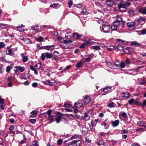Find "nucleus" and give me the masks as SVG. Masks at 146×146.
<instances>
[{"instance_id": "f257e3e1", "label": "nucleus", "mask_w": 146, "mask_h": 146, "mask_svg": "<svg viewBox=\"0 0 146 146\" xmlns=\"http://www.w3.org/2000/svg\"><path fill=\"white\" fill-rule=\"evenodd\" d=\"M52 110H48L46 112L43 113L45 114L47 113L48 117V120L50 121V123H51L54 121H56V123H59L60 121L62 119H64L66 121L67 119L64 117H62L61 115L56 114L55 115H51Z\"/></svg>"}, {"instance_id": "f03ea898", "label": "nucleus", "mask_w": 146, "mask_h": 146, "mask_svg": "<svg viewBox=\"0 0 146 146\" xmlns=\"http://www.w3.org/2000/svg\"><path fill=\"white\" fill-rule=\"evenodd\" d=\"M64 106L66 110L68 111H71L72 110L70 109L72 108V105L70 103L65 102L64 104Z\"/></svg>"}, {"instance_id": "7ed1b4c3", "label": "nucleus", "mask_w": 146, "mask_h": 146, "mask_svg": "<svg viewBox=\"0 0 146 146\" xmlns=\"http://www.w3.org/2000/svg\"><path fill=\"white\" fill-rule=\"evenodd\" d=\"M110 29V27L109 25L103 24L102 25V30L104 33H109Z\"/></svg>"}, {"instance_id": "20e7f679", "label": "nucleus", "mask_w": 146, "mask_h": 146, "mask_svg": "<svg viewBox=\"0 0 146 146\" xmlns=\"http://www.w3.org/2000/svg\"><path fill=\"white\" fill-rule=\"evenodd\" d=\"M54 45H52L50 46H43L42 48H41V49L42 48L46 49L48 50H53L54 49Z\"/></svg>"}, {"instance_id": "39448f33", "label": "nucleus", "mask_w": 146, "mask_h": 146, "mask_svg": "<svg viewBox=\"0 0 146 146\" xmlns=\"http://www.w3.org/2000/svg\"><path fill=\"white\" fill-rule=\"evenodd\" d=\"M133 49L132 48L127 47L126 48L123 49L124 52L126 54H130L131 52L133 51Z\"/></svg>"}, {"instance_id": "423d86ee", "label": "nucleus", "mask_w": 146, "mask_h": 146, "mask_svg": "<svg viewBox=\"0 0 146 146\" xmlns=\"http://www.w3.org/2000/svg\"><path fill=\"white\" fill-rule=\"evenodd\" d=\"M45 83L46 84L50 86H54L56 84V81L52 82V81H50L49 80H47L45 81Z\"/></svg>"}, {"instance_id": "0eeeda50", "label": "nucleus", "mask_w": 146, "mask_h": 146, "mask_svg": "<svg viewBox=\"0 0 146 146\" xmlns=\"http://www.w3.org/2000/svg\"><path fill=\"white\" fill-rule=\"evenodd\" d=\"M84 102L85 104H88L90 101V99L88 96H86L83 99Z\"/></svg>"}, {"instance_id": "6e6552de", "label": "nucleus", "mask_w": 146, "mask_h": 146, "mask_svg": "<svg viewBox=\"0 0 146 146\" xmlns=\"http://www.w3.org/2000/svg\"><path fill=\"white\" fill-rule=\"evenodd\" d=\"M73 37L75 38L80 39L82 36V35H79L76 33H74L73 34Z\"/></svg>"}, {"instance_id": "1a4fd4ad", "label": "nucleus", "mask_w": 146, "mask_h": 146, "mask_svg": "<svg viewBox=\"0 0 146 146\" xmlns=\"http://www.w3.org/2000/svg\"><path fill=\"white\" fill-rule=\"evenodd\" d=\"M106 3L109 7L112 6L114 4L113 1L111 0L107 1L106 2Z\"/></svg>"}, {"instance_id": "9d476101", "label": "nucleus", "mask_w": 146, "mask_h": 146, "mask_svg": "<svg viewBox=\"0 0 146 146\" xmlns=\"http://www.w3.org/2000/svg\"><path fill=\"white\" fill-rule=\"evenodd\" d=\"M37 111L36 110H33L31 113V117H35L36 116Z\"/></svg>"}, {"instance_id": "9b49d317", "label": "nucleus", "mask_w": 146, "mask_h": 146, "mask_svg": "<svg viewBox=\"0 0 146 146\" xmlns=\"http://www.w3.org/2000/svg\"><path fill=\"white\" fill-rule=\"evenodd\" d=\"M139 11L141 13L146 14V7H143L139 9Z\"/></svg>"}, {"instance_id": "f8f14e48", "label": "nucleus", "mask_w": 146, "mask_h": 146, "mask_svg": "<svg viewBox=\"0 0 146 146\" xmlns=\"http://www.w3.org/2000/svg\"><path fill=\"white\" fill-rule=\"evenodd\" d=\"M45 54L46 57L47 59L52 58L53 57L52 54L51 53L46 52Z\"/></svg>"}, {"instance_id": "ddd939ff", "label": "nucleus", "mask_w": 146, "mask_h": 146, "mask_svg": "<svg viewBox=\"0 0 146 146\" xmlns=\"http://www.w3.org/2000/svg\"><path fill=\"white\" fill-rule=\"evenodd\" d=\"M111 89V87L108 86L104 88L103 90V91L106 93L110 91Z\"/></svg>"}, {"instance_id": "4468645a", "label": "nucleus", "mask_w": 146, "mask_h": 146, "mask_svg": "<svg viewBox=\"0 0 146 146\" xmlns=\"http://www.w3.org/2000/svg\"><path fill=\"white\" fill-rule=\"evenodd\" d=\"M139 82L141 85H145L146 83V79L144 78L141 79L139 80Z\"/></svg>"}, {"instance_id": "2eb2a0df", "label": "nucleus", "mask_w": 146, "mask_h": 146, "mask_svg": "<svg viewBox=\"0 0 146 146\" xmlns=\"http://www.w3.org/2000/svg\"><path fill=\"white\" fill-rule=\"evenodd\" d=\"M119 123V121L117 120L114 121L112 122V124L113 127H115L117 126Z\"/></svg>"}, {"instance_id": "dca6fc26", "label": "nucleus", "mask_w": 146, "mask_h": 146, "mask_svg": "<svg viewBox=\"0 0 146 146\" xmlns=\"http://www.w3.org/2000/svg\"><path fill=\"white\" fill-rule=\"evenodd\" d=\"M131 45L134 46L135 47L139 46L140 45L139 43L135 41H133L131 42Z\"/></svg>"}, {"instance_id": "f3484780", "label": "nucleus", "mask_w": 146, "mask_h": 146, "mask_svg": "<svg viewBox=\"0 0 146 146\" xmlns=\"http://www.w3.org/2000/svg\"><path fill=\"white\" fill-rule=\"evenodd\" d=\"M31 29L35 31H36L38 32L39 31L38 26V25H36L35 26H33L31 27Z\"/></svg>"}, {"instance_id": "a211bd4d", "label": "nucleus", "mask_w": 146, "mask_h": 146, "mask_svg": "<svg viewBox=\"0 0 146 146\" xmlns=\"http://www.w3.org/2000/svg\"><path fill=\"white\" fill-rule=\"evenodd\" d=\"M75 106L76 107L78 108H80L82 107L83 104L80 102H77L75 103Z\"/></svg>"}, {"instance_id": "6ab92c4d", "label": "nucleus", "mask_w": 146, "mask_h": 146, "mask_svg": "<svg viewBox=\"0 0 146 146\" xmlns=\"http://www.w3.org/2000/svg\"><path fill=\"white\" fill-rule=\"evenodd\" d=\"M15 68L16 69H18L21 72H23L25 70L24 67L20 66H15Z\"/></svg>"}, {"instance_id": "aec40b11", "label": "nucleus", "mask_w": 146, "mask_h": 146, "mask_svg": "<svg viewBox=\"0 0 146 146\" xmlns=\"http://www.w3.org/2000/svg\"><path fill=\"white\" fill-rule=\"evenodd\" d=\"M127 25L129 27H132L134 26L135 23L133 22H129L127 23Z\"/></svg>"}, {"instance_id": "412c9836", "label": "nucleus", "mask_w": 146, "mask_h": 146, "mask_svg": "<svg viewBox=\"0 0 146 146\" xmlns=\"http://www.w3.org/2000/svg\"><path fill=\"white\" fill-rule=\"evenodd\" d=\"M9 25L7 24H0V28L2 29L7 28L9 27Z\"/></svg>"}, {"instance_id": "4be33fe9", "label": "nucleus", "mask_w": 146, "mask_h": 146, "mask_svg": "<svg viewBox=\"0 0 146 146\" xmlns=\"http://www.w3.org/2000/svg\"><path fill=\"white\" fill-rule=\"evenodd\" d=\"M30 68L31 70L34 71L35 73V74H38L37 70L33 66H30Z\"/></svg>"}, {"instance_id": "5701e85b", "label": "nucleus", "mask_w": 146, "mask_h": 146, "mask_svg": "<svg viewBox=\"0 0 146 146\" xmlns=\"http://www.w3.org/2000/svg\"><path fill=\"white\" fill-rule=\"evenodd\" d=\"M123 97L126 98H128L130 97V94L128 92H123Z\"/></svg>"}, {"instance_id": "b1692460", "label": "nucleus", "mask_w": 146, "mask_h": 146, "mask_svg": "<svg viewBox=\"0 0 146 146\" xmlns=\"http://www.w3.org/2000/svg\"><path fill=\"white\" fill-rule=\"evenodd\" d=\"M66 146H76L75 143L74 142V141L69 143L66 144Z\"/></svg>"}, {"instance_id": "393cba45", "label": "nucleus", "mask_w": 146, "mask_h": 146, "mask_svg": "<svg viewBox=\"0 0 146 146\" xmlns=\"http://www.w3.org/2000/svg\"><path fill=\"white\" fill-rule=\"evenodd\" d=\"M92 3H94L97 6L100 7L101 6V4L100 2L97 1L95 0H93Z\"/></svg>"}, {"instance_id": "a878e982", "label": "nucleus", "mask_w": 146, "mask_h": 146, "mask_svg": "<svg viewBox=\"0 0 146 146\" xmlns=\"http://www.w3.org/2000/svg\"><path fill=\"white\" fill-rule=\"evenodd\" d=\"M137 20L139 22L141 23L145 21V19L144 18L142 17H140V18L138 19Z\"/></svg>"}, {"instance_id": "bb28decb", "label": "nucleus", "mask_w": 146, "mask_h": 146, "mask_svg": "<svg viewBox=\"0 0 146 146\" xmlns=\"http://www.w3.org/2000/svg\"><path fill=\"white\" fill-rule=\"evenodd\" d=\"M74 142L75 143L76 146H81V141H74Z\"/></svg>"}, {"instance_id": "cd10ccee", "label": "nucleus", "mask_w": 146, "mask_h": 146, "mask_svg": "<svg viewBox=\"0 0 146 146\" xmlns=\"http://www.w3.org/2000/svg\"><path fill=\"white\" fill-rule=\"evenodd\" d=\"M135 100L134 99H131L129 100L128 101L129 104L130 105H131L132 104H134Z\"/></svg>"}, {"instance_id": "c85d7f7f", "label": "nucleus", "mask_w": 146, "mask_h": 146, "mask_svg": "<svg viewBox=\"0 0 146 146\" xmlns=\"http://www.w3.org/2000/svg\"><path fill=\"white\" fill-rule=\"evenodd\" d=\"M98 121V120L96 119L94 120H92L91 121L92 125L94 126L96 125Z\"/></svg>"}, {"instance_id": "c756f323", "label": "nucleus", "mask_w": 146, "mask_h": 146, "mask_svg": "<svg viewBox=\"0 0 146 146\" xmlns=\"http://www.w3.org/2000/svg\"><path fill=\"white\" fill-rule=\"evenodd\" d=\"M45 57H46L45 54L44 53H42L41 54L40 58L42 61H44L45 60Z\"/></svg>"}, {"instance_id": "7c9ffc66", "label": "nucleus", "mask_w": 146, "mask_h": 146, "mask_svg": "<svg viewBox=\"0 0 146 146\" xmlns=\"http://www.w3.org/2000/svg\"><path fill=\"white\" fill-rule=\"evenodd\" d=\"M24 42L27 44H29V43H31L30 39L28 38H25Z\"/></svg>"}, {"instance_id": "2f4dec72", "label": "nucleus", "mask_w": 146, "mask_h": 146, "mask_svg": "<svg viewBox=\"0 0 146 146\" xmlns=\"http://www.w3.org/2000/svg\"><path fill=\"white\" fill-rule=\"evenodd\" d=\"M92 48L95 50H100V46H93L92 47Z\"/></svg>"}, {"instance_id": "473e14b6", "label": "nucleus", "mask_w": 146, "mask_h": 146, "mask_svg": "<svg viewBox=\"0 0 146 146\" xmlns=\"http://www.w3.org/2000/svg\"><path fill=\"white\" fill-rule=\"evenodd\" d=\"M137 124L140 126H143L145 125V123L141 121H139L137 122Z\"/></svg>"}, {"instance_id": "72a5a7b5", "label": "nucleus", "mask_w": 146, "mask_h": 146, "mask_svg": "<svg viewBox=\"0 0 146 146\" xmlns=\"http://www.w3.org/2000/svg\"><path fill=\"white\" fill-rule=\"evenodd\" d=\"M98 144L99 146H105V143L102 141L98 142Z\"/></svg>"}, {"instance_id": "f704fd0d", "label": "nucleus", "mask_w": 146, "mask_h": 146, "mask_svg": "<svg viewBox=\"0 0 146 146\" xmlns=\"http://www.w3.org/2000/svg\"><path fill=\"white\" fill-rule=\"evenodd\" d=\"M82 65V64L81 62H79L76 64V66L77 68H79Z\"/></svg>"}, {"instance_id": "c9c22d12", "label": "nucleus", "mask_w": 146, "mask_h": 146, "mask_svg": "<svg viewBox=\"0 0 146 146\" xmlns=\"http://www.w3.org/2000/svg\"><path fill=\"white\" fill-rule=\"evenodd\" d=\"M117 48L119 51H121L123 50V47L120 45H118L117 46Z\"/></svg>"}, {"instance_id": "e433bc0d", "label": "nucleus", "mask_w": 146, "mask_h": 146, "mask_svg": "<svg viewBox=\"0 0 146 146\" xmlns=\"http://www.w3.org/2000/svg\"><path fill=\"white\" fill-rule=\"evenodd\" d=\"M1 61L3 62H5L7 63H10V61H7V60H6L5 58V57H3L1 58Z\"/></svg>"}, {"instance_id": "4c0bfd02", "label": "nucleus", "mask_w": 146, "mask_h": 146, "mask_svg": "<svg viewBox=\"0 0 146 146\" xmlns=\"http://www.w3.org/2000/svg\"><path fill=\"white\" fill-rule=\"evenodd\" d=\"M38 144L36 141H34L33 142V144L31 146H38Z\"/></svg>"}, {"instance_id": "58836bf2", "label": "nucleus", "mask_w": 146, "mask_h": 146, "mask_svg": "<svg viewBox=\"0 0 146 146\" xmlns=\"http://www.w3.org/2000/svg\"><path fill=\"white\" fill-rule=\"evenodd\" d=\"M107 48L108 50H109L110 51H111L113 50L114 48V47L113 46H108Z\"/></svg>"}, {"instance_id": "ea45409f", "label": "nucleus", "mask_w": 146, "mask_h": 146, "mask_svg": "<svg viewBox=\"0 0 146 146\" xmlns=\"http://www.w3.org/2000/svg\"><path fill=\"white\" fill-rule=\"evenodd\" d=\"M28 58L27 56H24L22 59L23 61L24 62H26L28 60Z\"/></svg>"}, {"instance_id": "a19ab883", "label": "nucleus", "mask_w": 146, "mask_h": 146, "mask_svg": "<svg viewBox=\"0 0 146 146\" xmlns=\"http://www.w3.org/2000/svg\"><path fill=\"white\" fill-rule=\"evenodd\" d=\"M41 64L40 63H38L36 64L35 67L38 69H39L40 68Z\"/></svg>"}, {"instance_id": "79ce46f5", "label": "nucleus", "mask_w": 146, "mask_h": 146, "mask_svg": "<svg viewBox=\"0 0 146 146\" xmlns=\"http://www.w3.org/2000/svg\"><path fill=\"white\" fill-rule=\"evenodd\" d=\"M64 42L65 44H70V43H72V41L71 40H64Z\"/></svg>"}, {"instance_id": "37998d69", "label": "nucleus", "mask_w": 146, "mask_h": 146, "mask_svg": "<svg viewBox=\"0 0 146 146\" xmlns=\"http://www.w3.org/2000/svg\"><path fill=\"white\" fill-rule=\"evenodd\" d=\"M5 45V44L4 42H0V48H1L4 47Z\"/></svg>"}, {"instance_id": "c03bdc74", "label": "nucleus", "mask_w": 146, "mask_h": 146, "mask_svg": "<svg viewBox=\"0 0 146 146\" xmlns=\"http://www.w3.org/2000/svg\"><path fill=\"white\" fill-rule=\"evenodd\" d=\"M88 116V115L87 114L85 113L84 114V115L82 116V118L83 119H84L86 120V118Z\"/></svg>"}, {"instance_id": "a18cd8bd", "label": "nucleus", "mask_w": 146, "mask_h": 146, "mask_svg": "<svg viewBox=\"0 0 146 146\" xmlns=\"http://www.w3.org/2000/svg\"><path fill=\"white\" fill-rule=\"evenodd\" d=\"M114 103L113 102L109 104L108 105V106L110 108L113 107L114 106Z\"/></svg>"}, {"instance_id": "49530a36", "label": "nucleus", "mask_w": 146, "mask_h": 146, "mask_svg": "<svg viewBox=\"0 0 146 146\" xmlns=\"http://www.w3.org/2000/svg\"><path fill=\"white\" fill-rule=\"evenodd\" d=\"M43 38L41 36H40L37 39V40L39 42H41L43 41Z\"/></svg>"}, {"instance_id": "de8ad7c7", "label": "nucleus", "mask_w": 146, "mask_h": 146, "mask_svg": "<svg viewBox=\"0 0 146 146\" xmlns=\"http://www.w3.org/2000/svg\"><path fill=\"white\" fill-rule=\"evenodd\" d=\"M36 121V119H30L29 120V122L32 123H33Z\"/></svg>"}, {"instance_id": "09e8293b", "label": "nucleus", "mask_w": 146, "mask_h": 146, "mask_svg": "<svg viewBox=\"0 0 146 146\" xmlns=\"http://www.w3.org/2000/svg\"><path fill=\"white\" fill-rule=\"evenodd\" d=\"M119 24L120 23L119 22L116 21L113 23V25H114L117 27V26L119 25Z\"/></svg>"}, {"instance_id": "8fccbe9b", "label": "nucleus", "mask_w": 146, "mask_h": 146, "mask_svg": "<svg viewBox=\"0 0 146 146\" xmlns=\"http://www.w3.org/2000/svg\"><path fill=\"white\" fill-rule=\"evenodd\" d=\"M134 104H135L137 106H140L141 105V103L140 102L135 100L134 102Z\"/></svg>"}, {"instance_id": "3c124183", "label": "nucleus", "mask_w": 146, "mask_h": 146, "mask_svg": "<svg viewBox=\"0 0 146 146\" xmlns=\"http://www.w3.org/2000/svg\"><path fill=\"white\" fill-rule=\"evenodd\" d=\"M115 64L117 66H119L121 65V62L118 61H117L115 62Z\"/></svg>"}, {"instance_id": "603ef678", "label": "nucleus", "mask_w": 146, "mask_h": 146, "mask_svg": "<svg viewBox=\"0 0 146 146\" xmlns=\"http://www.w3.org/2000/svg\"><path fill=\"white\" fill-rule=\"evenodd\" d=\"M88 132L87 129L85 128L82 131V133L84 134H86Z\"/></svg>"}, {"instance_id": "864d4df0", "label": "nucleus", "mask_w": 146, "mask_h": 146, "mask_svg": "<svg viewBox=\"0 0 146 146\" xmlns=\"http://www.w3.org/2000/svg\"><path fill=\"white\" fill-rule=\"evenodd\" d=\"M62 142V140L61 139H60L58 140L57 143L58 145H61Z\"/></svg>"}, {"instance_id": "5fc2aeb1", "label": "nucleus", "mask_w": 146, "mask_h": 146, "mask_svg": "<svg viewBox=\"0 0 146 146\" xmlns=\"http://www.w3.org/2000/svg\"><path fill=\"white\" fill-rule=\"evenodd\" d=\"M121 115L122 117H123L125 118L127 117V115L126 114V113L124 112H122Z\"/></svg>"}, {"instance_id": "6e6d98bb", "label": "nucleus", "mask_w": 146, "mask_h": 146, "mask_svg": "<svg viewBox=\"0 0 146 146\" xmlns=\"http://www.w3.org/2000/svg\"><path fill=\"white\" fill-rule=\"evenodd\" d=\"M141 105L143 107H145L146 106V100H144L143 102V103L141 104Z\"/></svg>"}, {"instance_id": "4d7b16f0", "label": "nucleus", "mask_w": 146, "mask_h": 146, "mask_svg": "<svg viewBox=\"0 0 146 146\" xmlns=\"http://www.w3.org/2000/svg\"><path fill=\"white\" fill-rule=\"evenodd\" d=\"M117 27L113 25V26L111 27V29H112L114 31H115L117 30Z\"/></svg>"}, {"instance_id": "13d9d810", "label": "nucleus", "mask_w": 146, "mask_h": 146, "mask_svg": "<svg viewBox=\"0 0 146 146\" xmlns=\"http://www.w3.org/2000/svg\"><path fill=\"white\" fill-rule=\"evenodd\" d=\"M84 15H87L88 14V12L85 9H83L82 11Z\"/></svg>"}, {"instance_id": "bf43d9fd", "label": "nucleus", "mask_w": 146, "mask_h": 146, "mask_svg": "<svg viewBox=\"0 0 146 146\" xmlns=\"http://www.w3.org/2000/svg\"><path fill=\"white\" fill-rule=\"evenodd\" d=\"M11 70L10 66H7L6 68V71L7 72H9Z\"/></svg>"}, {"instance_id": "052dcab7", "label": "nucleus", "mask_w": 146, "mask_h": 146, "mask_svg": "<svg viewBox=\"0 0 146 146\" xmlns=\"http://www.w3.org/2000/svg\"><path fill=\"white\" fill-rule=\"evenodd\" d=\"M14 129V126L13 125H11L10 126L9 130V131H13Z\"/></svg>"}, {"instance_id": "680f3d73", "label": "nucleus", "mask_w": 146, "mask_h": 146, "mask_svg": "<svg viewBox=\"0 0 146 146\" xmlns=\"http://www.w3.org/2000/svg\"><path fill=\"white\" fill-rule=\"evenodd\" d=\"M141 33L142 35H145L146 34V30L144 29L141 31Z\"/></svg>"}, {"instance_id": "e2e57ef3", "label": "nucleus", "mask_w": 146, "mask_h": 146, "mask_svg": "<svg viewBox=\"0 0 146 146\" xmlns=\"http://www.w3.org/2000/svg\"><path fill=\"white\" fill-rule=\"evenodd\" d=\"M70 1L68 3V5H69V7L70 8L71 7L72 3V0H70Z\"/></svg>"}, {"instance_id": "0e129e2a", "label": "nucleus", "mask_w": 146, "mask_h": 146, "mask_svg": "<svg viewBox=\"0 0 146 146\" xmlns=\"http://www.w3.org/2000/svg\"><path fill=\"white\" fill-rule=\"evenodd\" d=\"M120 66V67L121 68H123L125 66V63H121V65Z\"/></svg>"}, {"instance_id": "69168bd1", "label": "nucleus", "mask_w": 146, "mask_h": 146, "mask_svg": "<svg viewBox=\"0 0 146 146\" xmlns=\"http://www.w3.org/2000/svg\"><path fill=\"white\" fill-rule=\"evenodd\" d=\"M4 102V100L2 99L1 96H0V103L1 104H3Z\"/></svg>"}, {"instance_id": "338daca9", "label": "nucleus", "mask_w": 146, "mask_h": 146, "mask_svg": "<svg viewBox=\"0 0 146 146\" xmlns=\"http://www.w3.org/2000/svg\"><path fill=\"white\" fill-rule=\"evenodd\" d=\"M17 30L19 31H21L22 30V29L21 27H20L17 26Z\"/></svg>"}, {"instance_id": "774afa93", "label": "nucleus", "mask_w": 146, "mask_h": 146, "mask_svg": "<svg viewBox=\"0 0 146 146\" xmlns=\"http://www.w3.org/2000/svg\"><path fill=\"white\" fill-rule=\"evenodd\" d=\"M131 146H140V145L137 143H133L131 145Z\"/></svg>"}]
</instances>
